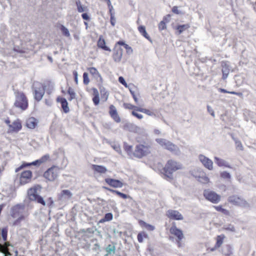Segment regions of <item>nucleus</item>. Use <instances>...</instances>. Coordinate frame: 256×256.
I'll return each mask as SVG.
<instances>
[{"label":"nucleus","mask_w":256,"mask_h":256,"mask_svg":"<svg viewBox=\"0 0 256 256\" xmlns=\"http://www.w3.org/2000/svg\"><path fill=\"white\" fill-rule=\"evenodd\" d=\"M124 106L125 108H126V109L132 110V109L134 108V110H136V106H135L130 104L124 103Z\"/></svg>","instance_id":"obj_51"},{"label":"nucleus","mask_w":256,"mask_h":256,"mask_svg":"<svg viewBox=\"0 0 256 256\" xmlns=\"http://www.w3.org/2000/svg\"><path fill=\"white\" fill-rule=\"evenodd\" d=\"M166 216L170 220H184L182 214L178 210H168L166 212Z\"/></svg>","instance_id":"obj_13"},{"label":"nucleus","mask_w":256,"mask_h":256,"mask_svg":"<svg viewBox=\"0 0 256 256\" xmlns=\"http://www.w3.org/2000/svg\"><path fill=\"white\" fill-rule=\"evenodd\" d=\"M129 90H130V94L132 95V98L134 99L135 102L136 104H138V98L136 97V96L134 92V91L132 90V88H129Z\"/></svg>","instance_id":"obj_46"},{"label":"nucleus","mask_w":256,"mask_h":256,"mask_svg":"<svg viewBox=\"0 0 256 256\" xmlns=\"http://www.w3.org/2000/svg\"><path fill=\"white\" fill-rule=\"evenodd\" d=\"M42 162V161H34V162H30V163H24L22 166H19L18 168H16V172H18L19 170H22V168L28 166H38L40 165L41 162Z\"/></svg>","instance_id":"obj_26"},{"label":"nucleus","mask_w":256,"mask_h":256,"mask_svg":"<svg viewBox=\"0 0 256 256\" xmlns=\"http://www.w3.org/2000/svg\"><path fill=\"white\" fill-rule=\"evenodd\" d=\"M229 202L238 206H245L247 204L246 201L242 198L237 196H232L228 198Z\"/></svg>","instance_id":"obj_14"},{"label":"nucleus","mask_w":256,"mask_h":256,"mask_svg":"<svg viewBox=\"0 0 256 256\" xmlns=\"http://www.w3.org/2000/svg\"><path fill=\"white\" fill-rule=\"evenodd\" d=\"M132 116H136L138 119L141 120L143 118V116L142 114L137 113L134 110H133L132 112Z\"/></svg>","instance_id":"obj_53"},{"label":"nucleus","mask_w":256,"mask_h":256,"mask_svg":"<svg viewBox=\"0 0 256 256\" xmlns=\"http://www.w3.org/2000/svg\"><path fill=\"white\" fill-rule=\"evenodd\" d=\"M118 81L120 84L126 87H128L127 84L124 78L122 76H120L118 78Z\"/></svg>","instance_id":"obj_55"},{"label":"nucleus","mask_w":256,"mask_h":256,"mask_svg":"<svg viewBox=\"0 0 256 256\" xmlns=\"http://www.w3.org/2000/svg\"><path fill=\"white\" fill-rule=\"evenodd\" d=\"M32 174L30 170H24L22 172L20 176V184L24 185L29 183L32 178Z\"/></svg>","instance_id":"obj_12"},{"label":"nucleus","mask_w":256,"mask_h":256,"mask_svg":"<svg viewBox=\"0 0 256 256\" xmlns=\"http://www.w3.org/2000/svg\"><path fill=\"white\" fill-rule=\"evenodd\" d=\"M170 233L174 236L176 238V242L178 248H180L182 246V240L184 238V235L182 231L178 228L175 222H173L172 226L170 228Z\"/></svg>","instance_id":"obj_9"},{"label":"nucleus","mask_w":256,"mask_h":256,"mask_svg":"<svg viewBox=\"0 0 256 256\" xmlns=\"http://www.w3.org/2000/svg\"><path fill=\"white\" fill-rule=\"evenodd\" d=\"M136 111L144 113V114H146L148 116H156V114H154V112H152V111H150L149 110H148L146 108H138V107H136Z\"/></svg>","instance_id":"obj_35"},{"label":"nucleus","mask_w":256,"mask_h":256,"mask_svg":"<svg viewBox=\"0 0 256 256\" xmlns=\"http://www.w3.org/2000/svg\"><path fill=\"white\" fill-rule=\"evenodd\" d=\"M124 148L128 152H131L132 150V146L128 145L126 143H124Z\"/></svg>","instance_id":"obj_54"},{"label":"nucleus","mask_w":256,"mask_h":256,"mask_svg":"<svg viewBox=\"0 0 256 256\" xmlns=\"http://www.w3.org/2000/svg\"><path fill=\"white\" fill-rule=\"evenodd\" d=\"M24 206L22 205L17 204L14 206L10 211V216L15 218L13 222L14 226H18L24 220L26 216L24 214Z\"/></svg>","instance_id":"obj_3"},{"label":"nucleus","mask_w":256,"mask_h":256,"mask_svg":"<svg viewBox=\"0 0 256 256\" xmlns=\"http://www.w3.org/2000/svg\"><path fill=\"white\" fill-rule=\"evenodd\" d=\"M109 114L116 122H120V118L118 115L116 107L114 105L110 106Z\"/></svg>","instance_id":"obj_17"},{"label":"nucleus","mask_w":256,"mask_h":256,"mask_svg":"<svg viewBox=\"0 0 256 256\" xmlns=\"http://www.w3.org/2000/svg\"><path fill=\"white\" fill-rule=\"evenodd\" d=\"M8 228H2L0 236V252L4 254V256H15L9 252L8 246H10V242L7 241Z\"/></svg>","instance_id":"obj_2"},{"label":"nucleus","mask_w":256,"mask_h":256,"mask_svg":"<svg viewBox=\"0 0 256 256\" xmlns=\"http://www.w3.org/2000/svg\"><path fill=\"white\" fill-rule=\"evenodd\" d=\"M152 150V144L144 142V144H138L136 146L134 155L138 158H141L150 154Z\"/></svg>","instance_id":"obj_6"},{"label":"nucleus","mask_w":256,"mask_h":256,"mask_svg":"<svg viewBox=\"0 0 256 256\" xmlns=\"http://www.w3.org/2000/svg\"><path fill=\"white\" fill-rule=\"evenodd\" d=\"M62 196H66L68 198H70L72 196V194L70 192L69 190H62L61 192Z\"/></svg>","instance_id":"obj_47"},{"label":"nucleus","mask_w":256,"mask_h":256,"mask_svg":"<svg viewBox=\"0 0 256 256\" xmlns=\"http://www.w3.org/2000/svg\"><path fill=\"white\" fill-rule=\"evenodd\" d=\"M82 17L84 20H89L90 19V16L86 13H83L82 14Z\"/></svg>","instance_id":"obj_60"},{"label":"nucleus","mask_w":256,"mask_h":256,"mask_svg":"<svg viewBox=\"0 0 256 256\" xmlns=\"http://www.w3.org/2000/svg\"><path fill=\"white\" fill-rule=\"evenodd\" d=\"M54 155H58L54 158V159H64V152L61 150L59 149L58 151L54 152Z\"/></svg>","instance_id":"obj_37"},{"label":"nucleus","mask_w":256,"mask_h":256,"mask_svg":"<svg viewBox=\"0 0 256 256\" xmlns=\"http://www.w3.org/2000/svg\"><path fill=\"white\" fill-rule=\"evenodd\" d=\"M138 224L142 227L145 228L147 230L149 231H152L155 228L154 226L148 224L142 220H140L138 221Z\"/></svg>","instance_id":"obj_31"},{"label":"nucleus","mask_w":256,"mask_h":256,"mask_svg":"<svg viewBox=\"0 0 256 256\" xmlns=\"http://www.w3.org/2000/svg\"><path fill=\"white\" fill-rule=\"evenodd\" d=\"M190 26L188 24L178 25L177 26L176 29L178 30V34H181L183 32L188 29Z\"/></svg>","instance_id":"obj_36"},{"label":"nucleus","mask_w":256,"mask_h":256,"mask_svg":"<svg viewBox=\"0 0 256 256\" xmlns=\"http://www.w3.org/2000/svg\"><path fill=\"white\" fill-rule=\"evenodd\" d=\"M104 189H106L114 194H116L118 196H120V198H122L123 199H126L130 197L128 195H126L124 194H123L119 191L114 190L112 189H110V188H106V187H104Z\"/></svg>","instance_id":"obj_29"},{"label":"nucleus","mask_w":256,"mask_h":256,"mask_svg":"<svg viewBox=\"0 0 256 256\" xmlns=\"http://www.w3.org/2000/svg\"><path fill=\"white\" fill-rule=\"evenodd\" d=\"M166 28V24L164 21H161L158 24V29L160 30H162Z\"/></svg>","instance_id":"obj_49"},{"label":"nucleus","mask_w":256,"mask_h":256,"mask_svg":"<svg viewBox=\"0 0 256 256\" xmlns=\"http://www.w3.org/2000/svg\"><path fill=\"white\" fill-rule=\"evenodd\" d=\"M92 169L94 171L101 174L105 173L106 171V169L104 167L100 166L92 165Z\"/></svg>","instance_id":"obj_34"},{"label":"nucleus","mask_w":256,"mask_h":256,"mask_svg":"<svg viewBox=\"0 0 256 256\" xmlns=\"http://www.w3.org/2000/svg\"><path fill=\"white\" fill-rule=\"evenodd\" d=\"M83 82L86 85L88 84L90 82L88 74L87 72H85L83 74Z\"/></svg>","instance_id":"obj_44"},{"label":"nucleus","mask_w":256,"mask_h":256,"mask_svg":"<svg viewBox=\"0 0 256 256\" xmlns=\"http://www.w3.org/2000/svg\"><path fill=\"white\" fill-rule=\"evenodd\" d=\"M222 254L224 256H232V248L230 244H226L222 249Z\"/></svg>","instance_id":"obj_25"},{"label":"nucleus","mask_w":256,"mask_h":256,"mask_svg":"<svg viewBox=\"0 0 256 256\" xmlns=\"http://www.w3.org/2000/svg\"><path fill=\"white\" fill-rule=\"evenodd\" d=\"M196 178L198 181L204 184H206L210 182L209 178L204 174H202V176L196 177Z\"/></svg>","instance_id":"obj_32"},{"label":"nucleus","mask_w":256,"mask_h":256,"mask_svg":"<svg viewBox=\"0 0 256 256\" xmlns=\"http://www.w3.org/2000/svg\"><path fill=\"white\" fill-rule=\"evenodd\" d=\"M92 101L95 106H97L100 103V97L99 96H94L92 98Z\"/></svg>","instance_id":"obj_56"},{"label":"nucleus","mask_w":256,"mask_h":256,"mask_svg":"<svg viewBox=\"0 0 256 256\" xmlns=\"http://www.w3.org/2000/svg\"><path fill=\"white\" fill-rule=\"evenodd\" d=\"M126 44H125V42L123 41H121V40H120L118 41L116 44V46H124V48L126 46Z\"/></svg>","instance_id":"obj_64"},{"label":"nucleus","mask_w":256,"mask_h":256,"mask_svg":"<svg viewBox=\"0 0 256 256\" xmlns=\"http://www.w3.org/2000/svg\"><path fill=\"white\" fill-rule=\"evenodd\" d=\"M156 141L162 148L169 150L176 155H179L180 154V151L178 147L171 142L162 138H156Z\"/></svg>","instance_id":"obj_7"},{"label":"nucleus","mask_w":256,"mask_h":256,"mask_svg":"<svg viewBox=\"0 0 256 256\" xmlns=\"http://www.w3.org/2000/svg\"><path fill=\"white\" fill-rule=\"evenodd\" d=\"M88 70L90 72V73L92 75V76L98 82H102V78L100 74V72H98V70H96V68L94 67H91L88 68Z\"/></svg>","instance_id":"obj_21"},{"label":"nucleus","mask_w":256,"mask_h":256,"mask_svg":"<svg viewBox=\"0 0 256 256\" xmlns=\"http://www.w3.org/2000/svg\"><path fill=\"white\" fill-rule=\"evenodd\" d=\"M104 181L108 186L114 188H120L123 186V183L118 180L106 178Z\"/></svg>","instance_id":"obj_16"},{"label":"nucleus","mask_w":256,"mask_h":256,"mask_svg":"<svg viewBox=\"0 0 256 256\" xmlns=\"http://www.w3.org/2000/svg\"><path fill=\"white\" fill-rule=\"evenodd\" d=\"M21 123L18 120L14 122L12 124H9V131L12 132H18L22 128Z\"/></svg>","instance_id":"obj_19"},{"label":"nucleus","mask_w":256,"mask_h":256,"mask_svg":"<svg viewBox=\"0 0 256 256\" xmlns=\"http://www.w3.org/2000/svg\"><path fill=\"white\" fill-rule=\"evenodd\" d=\"M150 165L154 170L163 174L164 178L168 180L172 179L173 172L182 168V166L178 164L176 161H168L164 166L160 161H152Z\"/></svg>","instance_id":"obj_1"},{"label":"nucleus","mask_w":256,"mask_h":256,"mask_svg":"<svg viewBox=\"0 0 256 256\" xmlns=\"http://www.w3.org/2000/svg\"><path fill=\"white\" fill-rule=\"evenodd\" d=\"M101 95H102V98H104V101L107 100L108 97V93L105 90H100Z\"/></svg>","instance_id":"obj_45"},{"label":"nucleus","mask_w":256,"mask_h":256,"mask_svg":"<svg viewBox=\"0 0 256 256\" xmlns=\"http://www.w3.org/2000/svg\"><path fill=\"white\" fill-rule=\"evenodd\" d=\"M57 102H60L62 108L65 113H68L70 111V108L68 106V102L64 98H58Z\"/></svg>","instance_id":"obj_22"},{"label":"nucleus","mask_w":256,"mask_h":256,"mask_svg":"<svg viewBox=\"0 0 256 256\" xmlns=\"http://www.w3.org/2000/svg\"><path fill=\"white\" fill-rule=\"evenodd\" d=\"M148 235L144 232H139L138 234L137 238L139 242L142 243L144 241V238H147Z\"/></svg>","instance_id":"obj_38"},{"label":"nucleus","mask_w":256,"mask_h":256,"mask_svg":"<svg viewBox=\"0 0 256 256\" xmlns=\"http://www.w3.org/2000/svg\"><path fill=\"white\" fill-rule=\"evenodd\" d=\"M68 94L70 96V98L69 99L70 100H72L75 98H76V93L74 92V90L71 88H69L68 90Z\"/></svg>","instance_id":"obj_42"},{"label":"nucleus","mask_w":256,"mask_h":256,"mask_svg":"<svg viewBox=\"0 0 256 256\" xmlns=\"http://www.w3.org/2000/svg\"><path fill=\"white\" fill-rule=\"evenodd\" d=\"M122 53V49L119 46H115L112 55L114 61L117 62H120L121 60Z\"/></svg>","instance_id":"obj_15"},{"label":"nucleus","mask_w":256,"mask_h":256,"mask_svg":"<svg viewBox=\"0 0 256 256\" xmlns=\"http://www.w3.org/2000/svg\"><path fill=\"white\" fill-rule=\"evenodd\" d=\"M124 48L126 50V52L128 54H131L132 52V49L128 44H126Z\"/></svg>","instance_id":"obj_57"},{"label":"nucleus","mask_w":256,"mask_h":256,"mask_svg":"<svg viewBox=\"0 0 256 256\" xmlns=\"http://www.w3.org/2000/svg\"><path fill=\"white\" fill-rule=\"evenodd\" d=\"M60 168L56 166H53L49 168L44 174V178L50 181H54L58 176Z\"/></svg>","instance_id":"obj_11"},{"label":"nucleus","mask_w":256,"mask_h":256,"mask_svg":"<svg viewBox=\"0 0 256 256\" xmlns=\"http://www.w3.org/2000/svg\"><path fill=\"white\" fill-rule=\"evenodd\" d=\"M235 144L237 149L240 150H242L243 146L240 140H235Z\"/></svg>","instance_id":"obj_50"},{"label":"nucleus","mask_w":256,"mask_h":256,"mask_svg":"<svg viewBox=\"0 0 256 256\" xmlns=\"http://www.w3.org/2000/svg\"><path fill=\"white\" fill-rule=\"evenodd\" d=\"M77 8H78V11L79 12H82L86 10V8H84L82 5L80 4V1L76 2Z\"/></svg>","instance_id":"obj_43"},{"label":"nucleus","mask_w":256,"mask_h":256,"mask_svg":"<svg viewBox=\"0 0 256 256\" xmlns=\"http://www.w3.org/2000/svg\"><path fill=\"white\" fill-rule=\"evenodd\" d=\"M222 78L224 80L226 78L230 72V66L228 62H223L222 63Z\"/></svg>","instance_id":"obj_20"},{"label":"nucleus","mask_w":256,"mask_h":256,"mask_svg":"<svg viewBox=\"0 0 256 256\" xmlns=\"http://www.w3.org/2000/svg\"><path fill=\"white\" fill-rule=\"evenodd\" d=\"M172 12L176 14H181V12L178 10V7L176 6H174L172 10Z\"/></svg>","instance_id":"obj_58"},{"label":"nucleus","mask_w":256,"mask_h":256,"mask_svg":"<svg viewBox=\"0 0 256 256\" xmlns=\"http://www.w3.org/2000/svg\"><path fill=\"white\" fill-rule=\"evenodd\" d=\"M203 195L206 200L213 204H218L221 200L220 195L209 189L204 190Z\"/></svg>","instance_id":"obj_10"},{"label":"nucleus","mask_w":256,"mask_h":256,"mask_svg":"<svg viewBox=\"0 0 256 256\" xmlns=\"http://www.w3.org/2000/svg\"><path fill=\"white\" fill-rule=\"evenodd\" d=\"M73 74H74V81H75L76 84H78V72L76 71H74L73 72Z\"/></svg>","instance_id":"obj_61"},{"label":"nucleus","mask_w":256,"mask_h":256,"mask_svg":"<svg viewBox=\"0 0 256 256\" xmlns=\"http://www.w3.org/2000/svg\"><path fill=\"white\" fill-rule=\"evenodd\" d=\"M94 96H99V93L98 90L96 88H92Z\"/></svg>","instance_id":"obj_62"},{"label":"nucleus","mask_w":256,"mask_h":256,"mask_svg":"<svg viewBox=\"0 0 256 256\" xmlns=\"http://www.w3.org/2000/svg\"><path fill=\"white\" fill-rule=\"evenodd\" d=\"M124 127L128 128V130L132 132H137L139 130V128L132 124H126L124 125Z\"/></svg>","instance_id":"obj_33"},{"label":"nucleus","mask_w":256,"mask_h":256,"mask_svg":"<svg viewBox=\"0 0 256 256\" xmlns=\"http://www.w3.org/2000/svg\"><path fill=\"white\" fill-rule=\"evenodd\" d=\"M213 207L216 211L222 212L225 216H230V214L229 210L224 208L222 205L214 206Z\"/></svg>","instance_id":"obj_30"},{"label":"nucleus","mask_w":256,"mask_h":256,"mask_svg":"<svg viewBox=\"0 0 256 256\" xmlns=\"http://www.w3.org/2000/svg\"><path fill=\"white\" fill-rule=\"evenodd\" d=\"M226 238V236L224 234H220L217 236L216 240V243L214 245V246L210 249L211 251H214L216 250V249L220 248L222 244L224 242V240Z\"/></svg>","instance_id":"obj_18"},{"label":"nucleus","mask_w":256,"mask_h":256,"mask_svg":"<svg viewBox=\"0 0 256 256\" xmlns=\"http://www.w3.org/2000/svg\"><path fill=\"white\" fill-rule=\"evenodd\" d=\"M116 248L112 244H108V246L106 248V252L110 254L111 253H114L115 252Z\"/></svg>","instance_id":"obj_41"},{"label":"nucleus","mask_w":256,"mask_h":256,"mask_svg":"<svg viewBox=\"0 0 256 256\" xmlns=\"http://www.w3.org/2000/svg\"><path fill=\"white\" fill-rule=\"evenodd\" d=\"M98 48L106 50L110 52V49L106 45V42L102 38V36H100L98 42Z\"/></svg>","instance_id":"obj_24"},{"label":"nucleus","mask_w":256,"mask_h":256,"mask_svg":"<svg viewBox=\"0 0 256 256\" xmlns=\"http://www.w3.org/2000/svg\"><path fill=\"white\" fill-rule=\"evenodd\" d=\"M116 23V19L114 18V14H111L110 16V24L112 26H114Z\"/></svg>","instance_id":"obj_59"},{"label":"nucleus","mask_w":256,"mask_h":256,"mask_svg":"<svg viewBox=\"0 0 256 256\" xmlns=\"http://www.w3.org/2000/svg\"><path fill=\"white\" fill-rule=\"evenodd\" d=\"M138 30L140 32V33L144 36L148 40L150 41V42H152V39L150 38V36H148V33L146 32V27L144 26H140L138 27Z\"/></svg>","instance_id":"obj_28"},{"label":"nucleus","mask_w":256,"mask_h":256,"mask_svg":"<svg viewBox=\"0 0 256 256\" xmlns=\"http://www.w3.org/2000/svg\"><path fill=\"white\" fill-rule=\"evenodd\" d=\"M14 95V106L22 110H25L28 106V100L26 95L24 92L18 91L16 92Z\"/></svg>","instance_id":"obj_5"},{"label":"nucleus","mask_w":256,"mask_h":256,"mask_svg":"<svg viewBox=\"0 0 256 256\" xmlns=\"http://www.w3.org/2000/svg\"><path fill=\"white\" fill-rule=\"evenodd\" d=\"M204 166L208 169L211 170L212 168V161H202Z\"/></svg>","instance_id":"obj_40"},{"label":"nucleus","mask_w":256,"mask_h":256,"mask_svg":"<svg viewBox=\"0 0 256 256\" xmlns=\"http://www.w3.org/2000/svg\"><path fill=\"white\" fill-rule=\"evenodd\" d=\"M104 218H105V220H106V221H110L111 220L112 218H113V216H112V214L110 212H109V213H107L105 214L104 216Z\"/></svg>","instance_id":"obj_52"},{"label":"nucleus","mask_w":256,"mask_h":256,"mask_svg":"<svg viewBox=\"0 0 256 256\" xmlns=\"http://www.w3.org/2000/svg\"><path fill=\"white\" fill-rule=\"evenodd\" d=\"M44 88L45 89V92L48 94H50L54 88V84L50 81H47L42 84Z\"/></svg>","instance_id":"obj_23"},{"label":"nucleus","mask_w":256,"mask_h":256,"mask_svg":"<svg viewBox=\"0 0 256 256\" xmlns=\"http://www.w3.org/2000/svg\"><path fill=\"white\" fill-rule=\"evenodd\" d=\"M198 158H199V160H210V158H206V156H204L202 155V154H200Z\"/></svg>","instance_id":"obj_63"},{"label":"nucleus","mask_w":256,"mask_h":256,"mask_svg":"<svg viewBox=\"0 0 256 256\" xmlns=\"http://www.w3.org/2000/svg\"><path fill=\"white\" fill-rule=\"evenodd\" d=\"M60 29L64 36L67 37L70 36V34L68 31V30L66 28L64 25L60 26Z\"/></svg>","instance_id":"obj_39"},{"label":"nucleus","mask_w":256,"mask_h":256,"mask_svg":"<svg viewBox=\"0 0 256 256\" xmlns=\"http://www.w3.org/2000/svg\"><path fill=\"white\" fill-rule=\"evenodd\" d=\"M36 124V120L33 117L28 118L26 121V126L30 128H34Z\"/></svg>","instance_id":"obj_27"},{"label":"nucleus","mask_w":256,"mask_h":256,"mask_svg":"<svg viewBox=\"0 0 256 256\" xmlns=\"http://www.w3.org/2000/svg\"><path fill=\"white\" fill-rule=\"evenodd\" d=\"M32 88L34 100L40 102L42 100L45 93V89L42 84L38 82H34Z\"/></svg>","instance_id":"obj_8"},{"label":"nucleus","mask_w":256,"mask_h":256,"mask_svg":"<svg viewBox=\"0 0 256 256\" xmlns=\"http://www.w3.org/2000/svg\"><path fill=\"white\" fill-rule=\"evenodd\" d=\"M42 186L39 184H36L30 188L28 190V196L30 200L36 201L38 203L46 206V202L43 198L38 194V192L40 191Z\"/></svg>","instance_id":"obj_4"},{"label":"nucleus","mask_w":256,"mask_h":256,"mask_svg":"<svg viewBox=\"0 0 256 256\" xmlns=\"http://www.w3.org/2000/svg\"><path fill=\"white\" fill-rule=\"evenodd\" d=\"M220 176L224 178L230 180V174L226 172H223L220 173Z\"/></svg>","instance_id":"obj_48"}]
</instances>
